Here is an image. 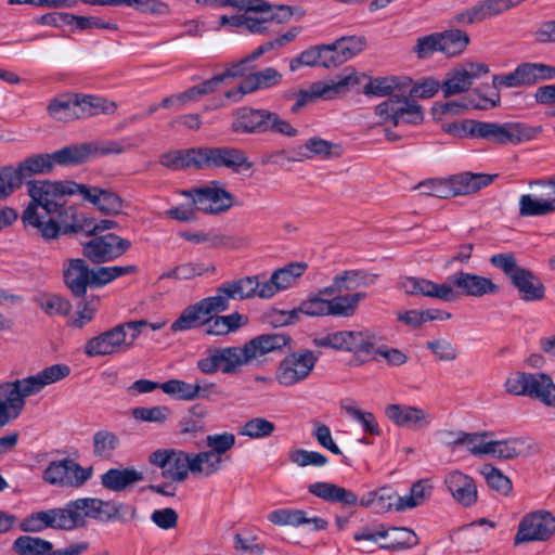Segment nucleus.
Returning <instances> with one entry per match:
<instances>
[{"label": "nucleus", "mask_w": 555, "mask_h": 555, "mask_svg": "<svg viewBox=\"0 0 555 555\" xmlns=\"http://www.w3.org/2000/svg\"><path fill=\"white\" fill-rule=\"evenodd\" d=\"M378 275L365 270H344L332 284L302 300L298 311L309 317L351 318L367 298L365 288L373 286Z\"/></svg>", "instance_id": "obj_1"}, {"label": "nucleus", "mask_w": 555, "mask_h": 555, "mask_svg": "<svg viewBox=\"0 0 555 555\" xmlns=\"http://www.w3.org/2000/svg\"><path fill=\"white\" fill-rule=\"evenodd\" d=\"M78 184L74 181H28L30 202L22 215L24 225L35 229L46 241L57 238L63 216L74 211V207L66 206V196L78 195Z\"/></svg>", "instance_id": "obj_2"}, {"label": "nucleus", "mask_w": 555, "mask_h": 555, "mask_svg": "<svg viewBox=\"0 0 555 555\" xmlns=\"http://www.w3.org/2000/svg\"><path fill=\"white\" fill-rule=\"evenodd\" d=\"M400 288L408 295L425 296L440 299L442 301H454L460 292L467 297H483L495 295L500 292V286L491 279L459 271L448 278V283H435L427 279L405 276L400 280Z\"/></svg>", "instance_id": "obj_3"}, {"label": "nucleus", "mask_w": 555, "mask_h": 555, "mask_svg": "<svg viewBox=\"0 0 555 555\" xmlns=\"http://www.w3.org/2000/svg\"><path fill=\"white\" fill-rule=\"evenodd\" d=\"M70 374L66 364H53L35 375L0 383V416L9 424L17 418L26 405V398L39 393L44 387Z\"/></svg>", "instance_id": "obj_4"}, {"label": "nucleus", "mask_w": 555, "mask_h": 555, "mask_svg": "<svg viewBox=\"0 0 555 555\" xmlns=\"http://www.w3.org/2000/svg\"><path fill=\"white\" fill-rule=\"evenodd\" d=\"M142 322H124L87 340L83 351L88 357H104L133 348L143 331Z\"/></svg>", "instance_id": "obj_5"}, {"label": "nucleus", "mask_w": 555, "mask_h": 555, "mask_svg": "<svg viewBox=\"0 0 555 555\" xmlns=\"http://www.w3.org/2000/svg\"><path fill=\"white\" fill-rule=\"evenodd\" d=\"M197 454L180 449H158L149 455V463L162 470V476L173 482H183L189 474L196 478H207Z\"/></svg>", "instance_id": "obj_6"}, {"label": "nucleus", "mask_w": 555, "mask_h": 555, "mask_svg": "<svg viewBox=\"0 0 555 555\" xmlns=\"http://www.w3.org/2000/svg\"><path fill=\"white\" fill-rule=\"evenodd\" d=\"M378 337L369 328L343 330L327 333L314 339V345L338 351L350 352L364 360L375 359Z\"/></svg>", "instance_id": "obj_7"}, {"label": "nucleus", "mask_w": 555, "mask_h": 555, "mask_svg": "<svg viewBox=\"0 0 555 555\" xmlns=\"http://www.w3.org/2000/svg\"><path fill=\"white\" fill-rule=\"evenodd\" d=\"M232 130L242 133H260L274 131L287 137H295L297 130L278 114L267 109L242 108L236 113Z\"/></svg>", "instance_id": "obj_8"}, {"label": "nucleus", "mask_w": 555, "mask_h": 555, "mask_svg": "<svg viewBox=\"0 0 555 555\" xmlns=\"http://www.w3.org/2000/svg\"><path fill=\"white\" fill-rule=\"evenodd\" d=\"M248 364L244 346H228L208 348L205 356L197 360L196 369L206 375L218 372L235 375Z\"/></svg>", "instance_id": "obj_9"}, {"label": "nucleus", "mask_w": 555, "mask_h": 555, "mask_svg": "<svg viewBox=\"0 0 555 555\" xmlns=\"http://www.w3.org/2000/svg\"><path fill=\"white\" fill-rule=\"evenodd\" d=\"M65 507L69 530L83 526L86 518H93L100 521L120 519L122 517L121 511L125 508L121 504L93 498L72 501Z\"/></svg>", "instance_id": "obj_10"}, {"label": "nucleus", "mask_w": 555, "mask_h": 555, "mask_svg": "<svg viewBox=\"0 0 555 555\" xmlns=\"http://www.w3.org/2000/svg\"><path fill=\"white\" fill-rule=\"evenodd\" d=\"M378 125L399 127L403 124L418 125L424 119L422 106L405 96L392 95L374 108Z\"/></svg>", "instance_id": "obj_11"}, {"label": "nucleus", "mask_w": 555, "mask_h": 555, "mask_svg": "<svg viewBox=\"0 0 555 555\" xmlns=\"http://www.w3.org/2000/svg\"><path fill=\"white\" fill-rule=\"evenodd\" d=\"M468 133L495 144H519L531 139L530 129L520 122L470 120Z\"/></svg>", "instance_id": "obj_12"}, {"label": "nucleus", "mask_w": 555, "mask_h": 555, "mask_svg": "<svg viewBox=\"0 0 555 555\" xmlns=\"http://www.w3.org/2000/svg\"><path fill=\"white\" fill-rule=\"evenodd\" d=\"M317 362L318 356L311 350L292 352L279 362L274 378L282 387H293L311 375Z\"/></svg>", "instance_id": "obj_13"}, {"label": "nucleus", "mask_w": 555, "mask_h": 555, "mask_svg": "<svg viewBox=\"0 0 555 555\" xmlns=\"http://www.w3.org/2000/svg\"><path fill=\"white\" fill-rule=\"evenodd\" d=\"M181 194L190 198L197 210L205 214L223 212L233 205L232 195L217 181L181 191Z\"/></svg>", "instance_id": "obj_14"}, {"label": "nucleus", "mask_w": 555, "mask_h": 555, "mask_svg": "<svg viewBox=\"0 0 555 555\" xmlns=\"http://www.w3.org/2000/svg\"><path fill=\"white\" fill-rule=\"evenodd\" d=\"M555 534V516L545 509L527 514L520 520L515 544L546 541Z\"/></svg>", "instance_id": "obj_15"}, {"label": "nucleus", "mask_w": 555, "mask_h": 555, "mask_svg": "<svg viewBox=\"0 0 555 555\" xmlns=\"http://www.w3.org/2000/svg\"><path fill=\"white\" fill-rule=\"evenodd\" d=\"M236 442L235 435L229 431L212 434L206 437L205 443L208 448L205 451L197 452L199 468L204 469L206 477H210L219 472L224 462V455Z\"/></svg>", "instance_id": "obj_16"}, {"label": "nucleus", "mask_w": 555, "mask_h": 555, "mask_svg": "<svg viewBox=\"0 0 555 555\" xmlns=\"http://www.w3.org/2000/svg\"><path fill=\"white\" fill-rule=\"evenodd\" d=\"M359 79L354 73L344 74L336 81L331 83L315 82L307 89H301L294 94L296 100L292 112L297 113L308 103L317 99H333L338 93L346 91L349 87L358 85Z\"/></svg>", "instance_id": "obj_17"}, {"label": "nucleus", "mask_w": 555, "mask_h": 555, "mask_svg": "<svg viewBox=\"0 0 555 555\" xmlns=\"http://www.w3.org/2000/svg\"><path fill=\"white\" fill-rule=\"evenodd\" d=\"M488 73L489 67L485 63L466 62L459 64L447 73L441 83V91L444 98L466 92L476 79Z\"/></svg>", "instance_id": "obj_18"}, {"label": "nucleus", "mask_w": 555, "mask_h": 555, "mask_svg": "<svg viewBox=\"0 0 555 555\" xmlns=\"http://www.w3.org/2000/svg\"><path fill=\"white\" fill-rule=\"evenodd\" d=\"M131 247L129 240L108 233L96 236L83 244V255L94 263L113 261Z\"/></svg>", "instance_id": "obj_19"}, {"label": "nucleus", "mask_w": 555, "mask_h": 555, "mask_svg": "<svg viewBox=\"0 0 555 555\" xmlns=\"http://www.w3.org/2000/svg\"><path fill=\"white\" fill-rule=\"evenodd\" d=\"M91 477L89 468H82L73 460L54 461L43 472V479L50 485L80 487Z\"/></svg>", "instance_id": "obj_20"}, {"label": "nucleus", "mask_w": 555, "mask_h": 555, "mask_svg": "<svg viewBox=\"0 0 555 555\" xmlns=\"http://www.w3.org/2000/svg\"><path fill=\"white\" fill-rule=\"evenodd\" d=\"M385 415L395 425L413 430L425 429L433 422V416L428 411L414 405L388 404L385 408Z\"/></svg>", "instance_id": "obj_21"}, {"label": "nucleus", "mask_w": 555, "mask_h": 555, "mask_svg": "<svg viewBox=\"0 0 555 555\" xmlns=\"http://www.w3.org/2000/svg\"><path fill=\"white\" fill-rule=\"evenodd\" d=\"M307 268L306 262H293L273 271L271 278L262 282L260 298H271L279 292L295 286Z\"/></svg>", "instance_id": "obj_22"}, {"label": "nucleus", "mask_w": 555, "mask_h": 555, "mask_svg": "<svg viewBox=\"0 0 555 555\" xmlns=\"http://www.w3.org/2000/svg\"><path fill=\"white\" fill-rule=\"evenodd\" d=\"M282 74L273 67H266L262 70L256 72L247 76L244 81L235 89L229 90L224 93L225 98L237 102L243 95L251 93L260 89L273 88L281 83Z\"/></svg>", "instance_id": "obj_23"}, {"label": "nucleus", "mask_w": 555, "mask_h": 555, "mask_svg": "<svg viewBox=\"0 0 555 555\" xmlns=\"http://www.w3.org/2000/svg\"><path fill=\"white\" fill-rule=\"evenodd\" d=\"M443 483L453 500L460 505L468 507L477 502V486L469 475L454 469L444 476Z\"/></svg>", "instance_id": "obj_24"}, {"label": "nucleus", "mask_w": 555, "mask_h": 555, "mask_svg": "<svg viewBox=\"0 0 555 555\" xmlns=\"http://www.w3.org/2000/svg\"><path fill=\"white\" fill-rule=\"evenodd\" d=\"M268 520L275 526L301 527L307 526L310 530L319 531L327 527V521L322 517L310 516L307 511L297 508H278L268 514Z\"/></svg>", "instance_id": "obj_25"}, {"label": "nucleus", "mask_w": 555, "mask_h": 555, "mask_svg": "<svg viewBox=\"0 0 555 555\" xmlns=\"http://www.w3.org/2000/svg\"><path fill=\"white\" fill-rule=\"evenodd\" d=\"M49 527L69 530L66 507L33 513L20 524V529L24 532H40Z\"/></svg>", "instance_id": "obj_26"}, {"label": "nucleus", "mask_w": 555, "mask_h": 555, "mask_svg": "<svg viewBox=\"0 0 555 555\" xmlns=\"http://www.w3.org/2000/svg\"><path fill=\"white\" fill-rule=\"evenodd\" d=\"M292 338L285 333H272L256 336L255 338L245 343L244 349L248 363L274 351L282 350L289 347Z\"/></svg>", "instance_id": "obj_27"}, {"label": "nucleus", "mask_w": 555, "mask_h": 555, "mask_svg": "<svg viewBox=\"0 0 555 555\" xmlns=\"http://www.w3.org/2000/svg\"><path fill=\"white\" fill-rule=\"evenodd\" d=\"M55 163L53 154H37L24 159L18 167H5L14 177L13 190L20 189L23 182L34 175H46L52 171Z\"/></svg>", "instance_id": "obj_28"}, {"label": "nucleus", "mask_w": 555, "mask_h": 555, "mask_svg": "<svg viewBox=\"0 0 555 555\" xmlns=\"http://www.w3.org/2000/svg\"><path fill=\"white\" fill-rule=\"evenodd\" d=\"M78 195L105 215H117L122 209L121 198L106 189L79 183Z\"/></svg>", "instance_id": "obj_29"}, {"label": "nucleus", "mask_w": 555, "mask_h": 555, "mask_svg": "<svg viewBox=\"0 0 555 555\" xmlns=\"http://www.w3.org/2000/svg\"><path fill=\"white\" fill-rule=\"evenodd\" d=\"M64 282L75 297H83L91 287V269L83 259H69L64 264Z\"/></svg>", "instance_id": "obj_30"}, {"label": "nucleus", "mask_w": 555, "mask_h": 555, "mask_svg": "<svg viewBox=\"0 0 555 555\" xmlns=\"http://www.w3.org/2000/svg\"><path fill=\"white\" fill-rule=\"evenodd\" d=\"M512 7L511 0H485L453 17L456 24H474L494 17Z\"/></svg>", "instance_id": "obj_31"}, {"label": "nucleus", "mask_w": 555, "mask_h": 555, "mask_svg": "<svg viewBox=\"0 0 555 555\" xmlns=\"http://www.w3.org/2000/svg\"><path fill=\"white\" fill-rule=\"evenodd\" d=\"M541 194H522L518 202L521 217H541L555 212V190L545 189Z\"/></svg>", "instance_id": "obj_32"}, {"label": "nucleus", "mask_w": 555, "mask_h": 555, "mask_svg": "<svg viewBox=\"0 0 555 555\" xmlns=\"http://www.w3.org/2000/svg\"><path fill=\"white\" fill-rule=\"evenodd\" d=\"M211 168L224 167L234 172L249 170L254 164L247 154L236 147H211Z\"/></svg>", "instance_id": "obj_33"}, {"label": "nucleus", "mask_w": 555, "mask_h": 555, "mask_svg": "<svg viewBox=\"0 0 555 555\" xmlns=\"http://www.w3.org/2000/svg\"><path fill=\"white\" fill-rule=\"evenodd\" d=\"M525 301H540L545 297V286L530 270L522 268L511 280Z\"/></svg>", "instance_id": "obj_34"}, {"label": "nucleus", "mask_w": 555, "mask_h": 555, "mask_svg": "<svg viewBox=\"0 0 555 555\" xmlns=\"http://www.w3.org/2000/svg\"><path fill=\"white\" fill-rule=\"evenodd\" d=\"M495 176L487 173L462 172L449 178L452 197L475 193L490 185Z\"/></svg>", "instance_id": "obj_35"}, {"label": "nucleus", "mask_w": 555, "mask_h": 555, "mask_svg": "<svg viewBox=\"0 0 555 555\" xmlns=\"http://www.w3.org/2000/svg\"><path fill=\"white\" fill-rule=\"evenodd\" d=\"M248 323V317L238 312L227 315L206 317L205 333L211 336H225L238 331Z\"/></svg>", "instance_id": "obj_36"}, {"label": "nucleus", "mask_w": 555, "mask_h": 555, "mask_svg": "<svg viewBox=\"0 0 555 555\" xmlns=\"http://www.w3.org/2000/svg\"><path fill=\"white\" fill-rule=\"evenodd\" d=\"M330 52L332 67L338 66L361 53L365 47V39L362 37H344L332 44H326Z\"/></svg>", "instance_id": "obj_37"}, {"label": "nucleus", "mask_w": 555, "mask_h": 555, "mask_svg": "<svg viewBox=\"0 0 555 555\" xmlns=\"http://www.w3.org/2000/svg\"><path fill=\"white\" fill-rule=\"evenodd\" d=\"M534 449L532 440L527 438H511L506 440H492L490 456L509 460L530 454Z\"/></svg>", "instance_id": "obj_38"}, {"label": "nucleus", "mask_w": 555, "mask_h": 555, "mask_svg": "<svg viewBox=\"0 0 555 555\" xmlns=\"http://www.w3.org/2000/svg\"><path fill=\"white\" fill-rule=\"evenodd\" d=\"M309 493L333 503H343L345 505H354L358 502V496L343 487L336 486L331 482L319 481L311 483L308 487Z\"/></svg>", "instance_id": "obj_39"}, {"label": "nucleus", "mask_w": 555, "mask_h": 555, "mask_svg": "<svg viewBox=\"0 0 555 555\" xmlns=\"http://www.w3.org/2000/svg\"><path fill=\"white\" fill-rule=\"evenodd\" d=\"M330 52L331 50L326 44L306 49L297 56L289 60V69L291 72L295 73L304 66H322L325 68H330L332 67Z\"/></svg>", "instance_id": "obj_40"}, {"label": "nucleus", "mask_w": 555, "mask_h": 555, "mask_svg": "<svg viewBox=\"0 0 555 555\" xmlns=\"http://www.w3.org/2000/svg\"><path fill=\"white\" fill-rule=\"evenodd\" d=\"M525 396L539 399L545 405L555 408V385L551 377L545 374H528V387Z\"/></svg>", "instance_id": "obj_41"}, {"label": "nucleus", "mask_w": 555, "mask_h": 555, "mask_svg": "<svg viewBox=\"0 0 555 555\" xmlns=\"http://www.w3.org/2000/svg\"><path fill=\"white\" fill-rule=\"evenodd\" d=\"M143 473L133 467L124 469L111 468L101 477L104 488L113 491H122L131 485L143 480Z\"/></svg>", "instance_id": "obj_42"}, {"label": "nucleus", "mask_w": 555, "mask_h": 555, "mask_svg": "<svg viewBox=\"0 0 555 555\" xmlns=\"http://www.w3.org/2000/svg\"><path fill=\"white\" fill-rule=\"evenodd\" d=\"M48 112L51 117L60 121L79 119L76 93H65L54 98L48 105Z\"/></svg>", "instance_id": "obj_43"}, {"label": "nucleus", "mask_w": 555, "mask_h": 555, "mask_svg": "<svg viewBox=\"0 0 555 555\" xmlns=\"http://www.w3.org/2000/svg\"><path fill=\"white\" fill-rule=\"evenodd\" d=\"M222 284L231 300H244L255 296L260 298L262 282L257 276H245Z\"/></svg>", "instance_id": "obj_44"}, {"label": "nucleus", "mask_w": 555, "mask_h": 555, "mask_svg": "<svg viewBox=\"0 0 555 555\" xmlns=\"http://www.w3.org/2000/svg\"><path fill=\"white\" fill-rule=\"evenodd\" d=\"M400 498L391 488L383 487L369 492L361 501V504L371 507L376 513H385L395 507L398 511Z\"/></svg>", "instance_id": "obj_45"}, {"label": "nucleus", "mask_w": 555, "mask_h": 555, "mask_svg": "<svg viewBox=\"0 0 555 555\" xmlns=\"http://www.w3.org/2000/svg\"><path fill=\"white\" fill-rule=\"evenodd\" d=\"M214 92L208 81L189 88L188 90L166 96L162 101L165 108L181 109L192 102H197L203 95Z\"/></svg>", "instance_id": "obj_46"}, {"label": "nucleus", "mask_w": 555, "mask_h": 555, "mask_svg": "<svg viewBox=\"0 0 555 555\" xmlns=\"http://www.w3.org/2000/svg\"><path fill=\"white\" fill-rule=\"evenodd\" d=\"M76 95L79 119L101 113L112 114L116 109V104L104 98L78 93Z\"/></svg>", "instance_id": "obj_47"}, {"label": "nucleus", "mask_w": 555, "mask_h": 555, "mask_svg": "<svg viewBox=\"0 0 555 555\" xmlns=\"http://www.w3.org/2000/svg\"><path fill=\"white\" fill-rule=\"evenodd\" d=\"M96 146L93 143H85L81 145H73L55 151L53 154L54 163L62 166H73L86 162Z\"/></svg>", "instance_id": "obj_48"}, {"label": "nucleus", "mask_w": 555, "mask_h": 555, "mask_svg": "<svg viewBox=\"0 0 555 555\" xmlns=\"http://www.w3.org/2000/svg\"><path fill=\"white\" fill-rule=\"evenodd\" d=\"M521 86L555 79V67L542 63H522L516 67Z\"/></svg>", "instance_id": "obj_49"}, {"label": "nucleus", "mask_w": 555, "mask_h": 555, "mask_svg": "<svg viewBox=\"0 0 555 555\" xmlns=\"http://www.w3.org/2000/svg\"><path fill=\"white\" fill-rule=\"evenodd\" d=\"M441 53L449 57L457 56L464 52L469 43V36L460 29L439 33Z\"/></svg>", "instance_id": "obj_50"}, {"label": "nucleus", "mask_w": 555, "mask_h": 555, "mask_svg": "<svg viewBox=\"0 0 555 555\" xmlns=\"http://www.w3.org/2000/svg\"><path fill=\"white\" fill-rule=\"evenodd\" d=\"M433 485L428 479H422L412 485L410 493L402 495L398 511L414 508L426 502L433 493Z\"/></svg>", "instance_id": "obj_51"}, {"label": "nucleus", "mask_w": 555, "mask_h": 555, "mask_svg": "<svg viewBox=\"0 0 555 555\" xmlns=\"http://www.w3.org/2000/svg\"><path fill=\"white\" fill-rule=\"evenodd\" d=\"M206 315L195 302L183 309L177 320L170 325L172 333L185 332L205 325Z\"/></svg>", "instance_id": "obj_52"}, {"label": "nucleus", "mask_w": 555, "mask_h": 555, "mask_svg": "<svg viewBox=\"0 0 555 555\" xmlns=\"http://www.w3.org/2000/svg\"><path fill=\"white\" fill-rule=\"evenodd\" d=\"M341 409L356 422L361 424L363 431L371 436H379L382 434L379 425L373 413L359 409L353 401L345 400Z\"/></svg>", "instance_id": "obj_53"}, {"label": "nucleus", "mask_w": 555, "mask_h": 555, "mask_svg": "<svg viewBox=\"0 0 555 555\" xmlns=\"http://www.w3.org/2000/svg\"><path fill=\"white\" fill-rule=\"evenodd\" d=\"M13 550L20 555H51L52 543L37 537L22 535L14 541Z\"/></svg>", "instance_id": "obj_54"}, {"label": "nucleus", "mask_w": 555, "mask_h": 555, "mask_svg": "<svg viewBox=\"0 0 555 555\" xmlns=\"http://www.w3.org/2000/svg\"><path fill=\"white\" fill-rule=\"evenodd\" d=\"M299 155L301 158H311L313 156L328 158L339 155V146L324 139L313 137L306 141L299 151Z\"/></svg>", "instance_id": "obj_55"}, {"label": "nucleus", "mask_w": 555, "mask_h": 555, "mask_svg": "<svg viewBox=\"0 0 555 555\" xmlns=\"http://www.w3.org/2000/svg\"><path fill=\"white\" fill-rule=\"evenodd\" d=\"M60 18L67 25H74L79 30L86 29H111L116 30L117 25L111 22L103 21L96 16H81L70 13H61Z\"/></svg>", "instance_id": "obj_56"}, {"label": "nucleus", "mask_w": 555, "mask_h": 555, "mask_svg": "<svg viewBox=\"0 0 555 555\" xmlns=\"http://www.w3.org/2000/svg\"><path fill=\"white\" fill-rule=\"evenodd\" d=\"M230 301L231 299L223 284H221L217 287L215 295L205 297L197 301V304L206 317H211L227 311L230 308Z\"/></svg>", "instance_id": "obj_57"}, {"label": "nucleus", "mask_w": 555, "mask_h": 555, "mask_svg": "<svg viewBox=\"0 0 555 555\" xmlns=\"http://www.w3.org/2000/svg\"><path fill=\"white\" fill-rule=\"evenodd\" d=\"M275 424L264 417H253L238 429V435L250 439H263L273 434Z\"/></svg>", "instance_id": "obj_58"}, {"label": "nucleus", "mask_w": 555, "mask_h": 555, "mask_svg": "<svg viewBox=\"0 0 555 555\" xmlns=\"http://www.w3.org/2000/svg\"><path fill=\"white\" fill-rule=\"evenodd\" d=\"M160 389L168 396L181 401L195 400L197 387L194 383H188L182 379L172 378L160 384Z\"/></svg>", "instance_id": "obj_59"}, {"label": "nucleus", "mask_w": 555, "mask_h": 555, "mask_svg": "<svg viewBox=\"0 0 555 555\" xmlns=\"http://www.w3.org/2000/svg\"><path fill=\"white\" fill-rule=\"evenodd\" d=\"M480 474L487 481V485L500 494L507 495L512 491V481L496 467L486 464L480 468Z\"/></svg>", "instance_id": "obj_60"}, {"label": "nucleus", "mask_w": 555, "mask_h": 555, "mask_svg": "<svg viewBox=\"0 0 555 555\" xmlns=\"http://www.w3.org/2000/svg\"><path fill=\"white\" fill-rule=\"evenodd\" d=\"M387 531L389 542L380 545L384 548L403 550L412 547L418 543L416 534L408 528H392Z\"/></svg>", "instance_id": "obj_61"}, {"label": "nucleus", "mask_w": 555, "mask_h": 555, "mask_svg": "<svg viewBox=\"0 0 555 555\" xmlns=\"http://www.w3.org/2000/svg\"><path fill=\"white\" fill-rule=\"evenodd\" d=\"M39 308L48 315H68L72 310V304L54 294L43 295L38 298Z\"/></svg>", "instance_id": "obj_62"}, {"label": "nucleus", "mask_w": 555, "mask_h": 555, "mask_svg": "<svg viewBox=\"0 0 555 555\" xmlns=\"http://www.w3.org/2000/svg\"><path fill=\"white\" fill-rule=\"evenodd\" d=\"M118 437L108 430H99L93 435V452L96 456L108 459L118 447Z\"/></svg>", "instance_id": "obj_63"}, {"label": "nucleus", "mask_w": 555, "mask_h": 555, "mask_svg": "<svg viewBox=\"0 0 555 555\" xmlns=\"http://www.w3.org/2000/svg\"><path fill=\"white\" fill-rule=\"evenodd\" d=\"M490 434L473 433L462 435L464 438L463 444L467 447V450L475 456H487L491 454L492 440L489 439Z\"/></svg>", "instance_id": "obj_64"}]
</instances>
